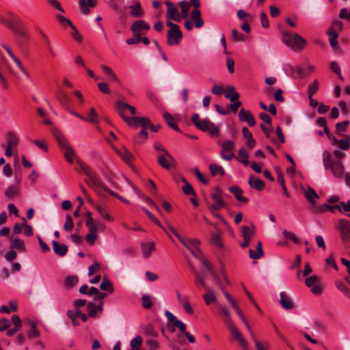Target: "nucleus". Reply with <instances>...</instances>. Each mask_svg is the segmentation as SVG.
Listing matches in <instances>:
<instances>
[{
    "label": "nucleus",
    "instance_id": "f257e3e1",
    "mask_svg": "<svg viewBox=\"0 0 350 350\" xmlns=\"http://www.w3.org/2000/svg\"><path fill=\"white\" fill-rule=\"evenodd\" d=\"M79 164L82 172L86 175L88 178L86 180L88 185L95 192L100 193L102 190H105L109 194L115 196L116 198L121 200L122 202L126 204L129 203V201L124 198L122 196L118 195L116 193L107 188L103 187L98 176L96 175L95 173L92 172V170L88 165L83 164V163H79Z\"/></svg>",
    "mask_w": 350,
    "mask_h": 350
},
{
    "label": "nucleus",
    "instance_id": "f03ea898",
    "mask_svg": "<svg viewBox=\"0 0 350 350\" xmlns=\"http://www.w3.org/2000/svg\"><path fill=\"white\" fill-rule=\"evenodd\" d=\"M52 134L66 160L69 163H72L74 161L77 154L68 139L56 127H53Z\"/></svg>",
    "mask_w": 350,
    "mask_h": 350
},
{
    "label": "nucleus",
    "instance_id": "7ed1b4c3",
    "mask_svg": "<svg viewBox=\"0 0 350 350\" xmlns=\"http://www.w3.org/2000/svg\"><path fill=\"white\" fill-rule=\"evenodd\" d=\"M282 40L289 48L293 50H302L306 44V40L297 33L284 32L282 34Z\"/></svg>",
    "mask_w": 350,
    "mask_h": 350
},
{
    "label": "nucleus",
    "instance_id": "20e7f679",
    "mask_svg": "<svg viewBox=\"0 0 350 350\" xmlns=\"http://www.w3.org/2000/svg\"><path fill=\"white\" fill-rule=\"evenodd\" d=\"M166 25L170 27V30L167 32V44L169 45L178 44L182 38V33L178 25L170 21H167Z\"/></svg>",
    "mask_w": 350,
    "mask_h": 350
},
{
    "label": "nucleus",
    "instance_id": "39448f33",
    "mask_svg": "<svg viewBox=\"0 0 350 350\" xmlns=\"http://www.w3.org/2000/svg\"><path fill=\"white\" fill-rule=\"evenodd\" d=\"M305 284L314 295H320L323 292L322 282L320 278L315 275L307 277L305 280Z\"/></svg>",
    "mask_w": 350,
    "mask_h": 350
},
{
    "label": "nucleus",
    "instance_id": "423d86ee",
    "mask_svg": "<svg viewBox=\"0 0 350 350\" xmlns=\"http://www.w3.org/2000/svg\"><path fill=\"white\" fill-rule=\"evenodd\" d=\"M165 314L167 319V327L171 332H174L175 328H178L180 332H185L186 325L182 321L178 319L169 310H166Z\"/></svg>",
    "mask_w": 350,
    "mask_h": 350
},
{
    "label": "nucleus",
    "instance_id": "0eeeda50",
    "mask_svg": "<svg viewBox=\"0 0 350 350\" xmlns=\"http://www.w3.org/2000/svg\"><path fill=\"white\" fill-rule=\"evenodd\" d=\"M180 242L185 246L196 258L202 257V254L199 248L200 241L198 239L183 237Z\"/></svg>",
    "mask_w": 350,
    "mask_h": 350
},
{
    "label": "nucleus",
    "instance_id": "6e6552de",
    "mask_svg": "<svg viewBox=\"0 0 350 350\" xmlns=\"http://www.w3.org/2000/svg\"><path fill=\"white\" fill-rule=\"evenodd\" d=\"M116 106L117 112L124 120V118H129L127 113H129L131 115H135L136 113L135 108L123 100H118Z\"/></svg>",
    "mask_w": 350,
    "mask_h": 350
},
{
    "label": "nucleus",
    "instance_id": "1a4fd4ad",
    "mask_svg": "<svg viewBox=\"0 0 350 350\" xmlns=\"http://www.w3.org/2000/svg\"><path fill=\"white\" fill-rule=\"evenodd\" d=\"M228 330L230 332L232 335L234 337V338L237 340V341L240 345L241 347L243 350H249V345L245 340V338L243 337V336L241 334L240 331L238 329L237 326L234 323L231 324L230 325L227 327Z\"/></svg>",
    "mask_w": 350,
    "mask_h": 350
},
{
    "label": "nucleus",
    "instance_id": "9d476101",
    "mask_svg": "<svg viewBox=\"0 0 350 350\" xmlns=\"http://www.w3.org/2000/svg\"><path fill=\"white\" fill-rule=\"evenodd\" d=\"M282 70L287 76L294 79L301 77L303 73V69L301 67L293 65L291 63L284 64Z\"/></svg>",
    "mask_w": 350,
    "mask_h": 350
},
{
    "label": "nucleus",
    "instance_id": "9b49d317",
    "mask_svg": "<svg viewBox=\"0 0 350 350\" xmlns=\"http://www.w3.org/2000/svg\"><path fill=\"white\" fill-rule=\"evenodd\" d=\"M165 4L167 5L166 18L179 22L181 20V16L179 14L177 6L170 1H165Z\"/></svg>",
    "mask_w": 350,
    "mask_h": 350
},
{
    "label": "nucleus",
    "instance_id": "f8f14e48",
    "mask_svg": "<svg viewBox=\"0 0 350 350\" xmlns=\"http://www.w3.org/2000/svg\"><path fill=\"white\" fill-rule=\"evenodd\" d=\"M300 189L306 200L309 202L311 206L314 207L317 202L316 200L319 198V195L314 189L310 187L301 185Z\"/></svg>",
    "mask_w": 350,
    "mask_h": 350
},
{
    "label": "nucleus",
    "instance_id": "ddd939ff",
    "mask_svg": "<svg viewBox=\"0 0 350 350\" xmlns=\"http://www.w3.org/2000/svg\"><path fill=\"white\" fill-rule=\"evenodd\" d=\"M338 228L340 232V236L344 241L345 240L349 239L350 237V224L343 219H340L338 224Z\"/></svg>",
    "mask_w": 350,
    "mask_h": 350
},
{
    "label": "nucleus",
    "instance_id": "4468645a",
    "mask_svg": "<svg viewBox=\"0 0 350 350\" xmlns=\"http://www.w3.org/2000/svg\"><path fill=\"white\" fill-rule=\"evenodd\" d=\"M157 161L159 164L164 169L168 170L174 165L175 159L170 154V159L165 154H158Z\"/></svg>",
    "mask_w": 350,
    "mask_h": 350
},
{
    "label": "nucleus",
    "instance_id": "2eb2a0df",
    "mask_svg": "<svg viewBox=\"0 0 350 350\" xmlns=\"http://www.w3.org/2000/svg\"><path fill=\"white\" fill-rule=\"evenodd\" d=\"M279 303L285 310H291L294 307V302L289 295L282 291L280 293Z\"/></svg>",
    "mask_w": 350,
    "mask_h": 350
},
{
    "label": "nucleus",
    "instance_id": "dca6fc26",
    "mask_svg": "<svg viewBox=\"0 0 350 350\" xmlns=\"http://www.w3.org/2000/svg\"><path fill=\"white\" fill-rule=\"evenodd\" d=\"M155 250V243L152 241H144L141 243V251L144 258H149Z\"/></svg>",
    "mask_w": 350,
    "mask_h": 350
},
{
    "label": "nucleus",
    "instance_id": "f3484780",
    "mask_svg": "<svg viewBox=\"0 0 350 350\" xmlns=\"http://www.w3.org/2000/svg\"><path fill=\"white\" fill-rule=\"evenodd\" d=\"M211 198L214 201V203L211 206V211H217L225 206L226 204L221 199V193L219 190H217L215 193H212Z\"/></svg>",
    "mask_w": 350,
    "mask_h": 350
},
{
    "label": "nucleus",
    "instance_id": "a211bd4d",
    "mask_svg": "<svg viewBox=\"0 0 350 350\" xmlns=\"http://www.w3.org/2000/svg\"><path fill=\"white\" fill-rule=\"evenodd\" d=\"M149 29L150 26L143 21H137L131 26V31L136 36H139L144 31H147Z\"/></svg>",
    "mask_w": 350,
    "mask_h": 350
},
{
    "label": "nucleus",
    "instance_id": "6ab92c4d",
    "mask_svg": "<svg viewBox=\"0 0 350 350\" xmlns=\"http://www.w3.org/2000/svg\"><path fill=\"white\" fill-rule=\"evenodd\" d=\"M82 313L83 312H81V309L75 308L73 306L71 309H69L67 311V316L71 320L74 326H77L79 325L78 319L81 317Z\"/></svg>",
    "mask_w": 350,
    "mask_h": 350
},
{
    "label": "nucleus",
    "instance_id": "aec40b11",
    "mask_svg": "<svg viewBox=\"0 0 350 350\" xmlns=\"http://www.w3.org/2000/svg\"><path fill=\"white\" fill-rule=\"evenodd\" d=\"M328 169H330L334 176L341 178L344 176V167L340 161L332 162Z\"/></svg>",
    "mask_w": 350,
    "mask_h": 350
},
{
    "label": "nucleus",
    "instance_id": "412c9836",
    "mask_svg": "<svg viewBox=\"0 0 350 350\" xmlns=\"http://www.w3.org/2000/svg\"><path fill=\"white\" fill-rule=\"evenodd\" d=\"M239 118L241 121L246 122L250 126H254L256 124L255 119L250 111L241 109L239 113Z\"/></svg>",
    "mask_w": 350,
    "mask_h": 350
},
{
    "label": "nucleus",
    "instance_id": "4be33fe9",
    "mask_svg": "<svg viewBox=\"0 0 350 350\" xmlns=\"http://www.w3.org/2000/svg\"><path fill=\"white\" fill-rule=\"evenodd\" d=\"M117 154L129 165H132V159L133 154L129 152V150L123 147L122 149H116L115 150Z\"/></svg>",
    "mask_w": 350,
    "mask_h": 350
},
{
    "label": "nucleus",
    "instance_id": "5701e85b",
    "mask_svg": "<svg viewBox=\"0 0 350 350\" xmlns=\"http://www.w3.org/2000/svg\"><path fill=\"white\" fill-rule=\"evenodd\" d=\"M229 191L234 194L235 198L242 202H247L248 199L242 196L243 190L238 186H232L229 187Z\"/></svg>",
    "mask_w": 350,
    "mask_h": 350
},
{
    "label": "nucleus",
    "instance_id": "b1692460",
    "mask_svg": "<svg viewBox=\"0 0 350 350\" xmlns=\"http://www.w3.org/2000/svg\"><path fill=\"white\" fill-rule=\"evenodd\" d=\"M98 238L97 228H88V232L85 235V240L87 243L93 245Z\"/></svg>",
    "mask_w": 350,
    "mask_h": 350
},
{
    "label": "nucleus",
    "instance_id": "393cba45",
    "mask_svg": "<svg viewBox=\"0 0 350 350\" xmlns=\"http://www.w3.org/2000/svg\"><path fill=\"white\" fill-rule=\"evenodd\" d=\"M53 248L54 250V252L61 256H64L66 254L68 248L66 245L64 244H59L57 241H53Z\"/></svg>",
    "mask_w": 350,
    "mask_h": 350
},
{
    "label": "nucleus",
    "instance_id": "a878e982",
    "mask_svg": "<svg viewBox=\"0 0 350 350\" xmlns=\"http://www.w3.org/2000/svg\"><path fill=\"white\" fill-rule=\"evenodd\" d=\"M241 232L244 239L251 241L255 234V229L254 226H243L241 227Z\"/></svg>",
    "mask_w": 350,
    "mask_h": 350
},
{
    "label": "nucleus",
    "instance_id": "bb28decb",
    "mask_svg": "<svg viewBox=\"0 0 350 350\" xmlns=\"http://www.w3.org/2000/svg\"><path fill=\"white\" fill-rule=\"evenodd\" d=\"M191 20L195 22V27L196 28H200L204 24V21L201 18V13L198 10H194L191 12Z\"/></svg>",
    "mask_w": 350,
    "mask_h": 350
},
{
    "label": "nucleus",
    "instance_id": "cd10ccee",
    "mask_svg": "<svg viewBox=\"0 0 350 350\" xmlns=\"http://www.w3.org/2000/svg\"><path fill=\"white\" fill-rule=\"evenodd\" d=\"M220 314L223 317V321L227 327L234 323L231 319L230 312L226 306L220 307Z\"/></svg>",
    "mask_w": 350,
    "mask_h": 350
},
{
    "label": "nucleus",
    "instance_id": "c85d7f7f",
    "mask_svg": "<svg viewBox=\"0 0 350 350\" xmlns=\"http://www.w3.org/2000/svg\"><path fill=\"white\" fill-rule=\"evenodd\" d=\"M10 249L18 250L21 252L25 250V244L24 241L20 239H12L10 243Z\"/></svg>",
    "mask_w": 350,
    "mask_h": 350
},
{
    "label": "nucleus",
    "instance_id": "c756f323",
    "mask_svg": "<svg viewBox=\"0 0 350 350\" xmlns=\"http://www.w3.org/2000/svg\"><path fill=\"white\" fill-rule=\"evenodd\" d=\"M202 297L206 305H210L217 301L216 294L213 290L207 289L206 293Z\"/></svg>",
    "mask_w": 350,
    "mask_h": 350
},
{
    "label": "nucleus",
    "instance_id": "7c9ffc66",
    "mask_svg": "<svg viewBox=\"0 0 350 350\" xmlns=\"http://www.w3.org/2000/svg\"><path fill=\"white\" fill-rule=\"evenodd\" d=\"M248 184L251 187L258 191L262 190L265 185L262 180L258 178H254L253 176L250 177Z\"/></svg>",
    "mask_w": 350,
    "mask_h": 350
},
{
    "label": "nucleus",
    "instance_id": "2f4dec72",
    "mask_svg": "<svg viewBox=\"0 0 350 350\" xmlns=\"http://www.w3.org/2000/svg\"><path fill=\"white\" fill-rule=\"evenodd\" d=\"M242 132L244 137L247 139L246 145L250 148H252L255 144V140L252 133L246 127L243 128Z\"/></svg>",
    "mask_w": 350,
    "mask_h": 350
},
{
    "label": "nucleus",
    "instance_id": "473e14b6",
    "mask_svg": "<svg viewBox=\"0 0 350 350\" xmlns=\"http://www.w3.org/2000/svg\"><path fill=\"white\" fill-rule=\"evenodd\" d=\"M86 307L90 317L95 316L98 312H100L103 310L102 305L99 304V305L96 306L92 302H89Z\"/></svg>",
    "mask_w": 350,
    "mask_h": 350
},
{
    "label": "nucleus",
    "instance_id": "72a5a7b5",
    "mask_svg": "<svg viewBox=\"0 0 350 350\" xmlns=\"http://www.w3.org/2000/svg\"><path fill=\"white\" fill-rule=\"evenodd\" d=\"M208 168L212 176H216L218 174L223 176L225 174L224 168L217 164L211 163Z\"/></svg>",
    "mask_w": 350,
    "mask_h": 350
},
{
    "label": "nucleus",
    "instance_id": "f704fd0d",
    "mask_svg": "<svg viewBox=\"0 0 350 350\" xmlns=\"http://www.w3.org/2000/svg\"><path fill=\"white\" fill-rule=\"evenodd\" d=\"M79 292L83 295L94 296L98 293V288L96 287H89L88 285H83L79 289Z\"/></svg>",
    "mask_w": 350,
    "mask_h": 350
},
{
    "label": "nucleus",
    "instance_id": "c9c22d12",
    "mask_svg": "<svg viewBox=\"0 0 350 350\" xmlns=\"http://www.w3.org/2000/svg\"><path fill=\"white\" fill-rule=\"evenodd\" d=\"M249 253H250V257L251 258L258 259V258H260L263 255L261 243L260 242L258 243L256 251H254L253 250H250Z\"/></svg>",
    "mask_w": 350,
    "mask_h": 350
},
{
    "label": "nucleus",
    "instance_id": "e433bc0d",
    "mask_svg": "<svg viewBox=\"0 0 350 350\" xmlns=\"http://www.w3.org/2000/svg\"><path fill=\"white\" fill-rule=\"evenodd\" d=\"M148 133L146 130L143 129L133 137V142L135 144H143L146 141Z\"/></svg>",
    "mask_w": 350,
    "mask_h": 350
},
{
    "label": "nucleus",
    "instance_id": "4c0bfd02",
    "mask_svg": "<svg viewBox=\"0 0 350 350\" xmlns=\"http://www.w3.org/2000/svg\"><path fill=\"white\" fill-rule=\"evenodd\" d=\"M100 68H101L102 70L103 71V72L105 74H106L107 75H108L112 81H119V79H118V76L116 75V74L113 71V70L109 66L103 64V65L100 66Z\"/></svg>",
    "mask_w": 350,
    "mask_h": 350
},
{
    "label": "nucleus",
    "instance_id": "58836bf2",
    "mask_svg": "<svg viewBox=\"0 0 350 350\" xmlns=\"http://www.w3.org/2000/svg\"><path fill=\"white\" fill-rule=\"evenodd\" d=\"M100 288L102 291H106L111 293L113 291L112 282L107 278H104L100 284Z\"/></svg>",
    "mask_w": 350,
    "mask_h": 350
},
{
    "label": "nucleus",
    "instance_id": "ea45409f",
    "mask_svg": "<svg viewBox=\"0 0 350 350\" xmlns=\"http://www.w3.org/2000/svg\"><path fill=\"white\" fill-rule=\"evenodd\" d=\"M129 8L131 9V14L133 16L139 17L142 16L144 14L139 3H136L134 5H131Z\"/></svg>",
    "mask_w": 350,
    "mask_h": 350
},
{
    "label": "nucleus",
    "instance_id": "a19ab883",
    "mask_svg": "<svg viewBox=\"0 0 350 350\" xmlns=\"http://www.w3.org/2000/svg\"><path fill=\"white\" fill-rule=\"evenodd\" d=\"M141 117L139 116H133L124 118V121L127 123V124L131 127L137 128L139 126Z\"/></svg>",
    "mask_w": 350,
    "mask_h": 350
},
{
    "label": "nucleus",
    "instance_id": "79ce46f5",
    "mask_svg": "<svg viewBox=\"0 0 350 350\" xmlns=\"http://www.w3.org/2000/svg\"><path fill=\"white\" fill-rule=\"evenodd\" d=\"M88 117L85 120L86 121H88L93 124H97L98 123V115L96 113L94 108H90L88 113Z\"/></svg>",
    "mask_w": 350,
    "mask_h": 350
},
{
    "label": "nucleus",
    "instance_id": "37998d69",
    "mask_svg": "<svg viewBox=\"0 0 350 350\" xmlns=\"http://www.w3.org/2000/svg\"><path fill=\"white\" fill-rule=\"evenodd\" d=\"M180 6L181 9V18H187L190 8V3L188 1H183L180 2Z\"/></svg>",
    "mask_w": 350,
    "mask_h": 350
},
{
    "label": "nucleus",
    "instance_id": "c03bdc74",
    "mask_svg": "<svg viewBox=\"0 0 350 350\" xmlns=\"http://www.w3.org/2000/svg\"><path fill=\"white\" fill-rule=\"evenodd\" d=\"M163 118L166 123L174 130L178 131V127L177 125L174 123V120L173 117L167 112H165L163 114Z\"/></svg>",
    "mask_w": 350,
    "mask_h": 350
},
{
    "label": "nucleus",
    "instance_id": "a18cd8bd",
    "mask_svg": "<svg viewBox=\"0 0 350 350\" xmlns=\"http://www.w3.org/2000/svg\"><path fill=\"white\" fill-rule=\"evenodd\" d=\"M31 326V330L29 332L28 335L29 337H38L40 336V331L37 328V323L36 321H31L29 322Z\"/></svg>",
    "mask_w": 350,
    "mask_h": 350
},
{
    "label": "nucleus",
    "instance_id": "49530a36",
    "mask_svg": "<svg viewBox=\"0 0 350 350\" xmlns=\"http://www.w3.org/2000/svg\"><path fill=\"white\" fill-rule=\"evenodd\" d=\"M239 161L241 162L245 165H247L249 164L248 161V153L244 148H241L239 150Z\"/></svg>",
    "mask_w": 350,
    "mask_h": 350
},
{
    "label": "nucleus",
    "instance_id": "de8ad7c7",
    "mask_svg": "<svg viewBox=\"0 0 350 350\" xmlns=\"http://www.w3.org/2000/svg\"><path fill=\"white\" fill-rule=\"evenodd\" d=\"M198 259H199L201 262V270L206 273V272H211L212 269H211V266L209 263V262L203 256V255H202V257L201 258H198Z\"/></svg>",
    "mask_w": 350,
    "mask_h": 350
},
{
    "label": "nucleus",
    "instance_id": "09e8293b",
    "mask_svg": "<svg viewBox=\"0 0 350 350\" xmlns=\"http://www.w3.org/2000/svg\"><path fill=\"white\" fill-rule=\"evenodd\" d=\"M142 338L141 336L137 335L133 339H132L130 342V345L133 349H140L142 345Z\"/></svg>",
    "mask_w": 350,
    "mask_h": 350
},
{
    "label": "nucleus",
    "instance_id": "8fccbe9b",
    "mask_svg": "<svg viewBox=\"0 0 350 350\" xmlns=\"http://www.w3.org/2000/svg\"><path fill=\"white\" fill-rule=\"evenodd\" d=\"M221 237V234L220 232L213 234L211 239V243L218 247H221L223 245Z\"/></svg>",
    "mask_w": 350,
    "mask_h": 350
},
{
    "label": "nucleus",
    "instance_id": "3c124183",
    "mask_svg": "<svg viewBox=\"0 0 350 350\" xmlns=\"http://www.w3.org/2000/svg\"><path fill=\"white\" fill-rule=\"evenodd\" d=\"M221 124L218 125H215V124L211 122L209 126L207 128V130L205 131H207L210 133L211 135L213 136H217L219 133V128H220Z\"/></svg>",
    "mask_w": 350,
    "mask_h": 350
},
{
    "label": "nucleus",
    "instance_id": "603ef678",
    "mask_svg": "<svg viewBox=\"0 0 350 350\" xmlns=\"http://www.w3.org/2000/svg\"><path fill=\"white\" fill-rule=\"evenodd\" d=\"M330 69L333 72L336 73L340 79H343L340 66L336 61H332L330 62Z\"/></svg>",
    "mask_w": 350,
    "mask_h": 350
},
{
    "label": "nucleus",
    "instance_id": "864d4df0",
    "mask_svg": "<svg viewBox=\"0 0 350 350\" xmlns=\"http://www.w3.org/2000/svg\"><path fill=\"white\" fill-rule=\"evenodd\" d=\"M284 238L292 241L295 243H298L299 239L297 237L296 234L293 232H288L286 230H284L282 232Z\"/></svg>",
    "mask_w": 350,
    "mask_h": 350
},
{
    "label": "nucleus",
    "instance_id": "5fc2aeb1",
    "mask_svg": "<svg viewBox=\"0 0 350 350\" xmlns=\"http://www.w3.org/2000/svg\"><path fill=\"white\" fill-rule=\"evenodd\" d=\"M182 180L185 183L184 186L182 187L183 192L188 196L195 195V192L191 185L184 178H182Z\"/></svg>",
    "mask_w": 350,
    "mask_h": 350
},
{
    "label": "nucleus",
    "instance_id": "6e6d98bb",
    "mask_svg": "<svg viewBox=\"0 0 350 350\" xmlns=\"http://www.w3.org/2000/svg\"><path fill=\"white\" fill-rule=\"evenodd\" d=\"M154 148L156 150L161 152L160 154H165L168 157V158L170 159V153L165 149V148L163 146V144L161 142H156L154 144Z\"/></svg>",
    "mask_w": 350,
    "mask_h": 350
},
{
    "label": "nucleus",
    "instance_id": "4d7b16f0",
    "mask_svg": "<svg viewBox=\"0 0 350 350\" xmlns=\"http://www.w3.org/2000/svg\"><path fill=\"white\" fill-rule=\"evenodd\" d=\"M74 227V222L70 215H67L66 216V221L64 224V229L66 232L70 231Z\"/></svg>",
    "mask_w": 350,
    "mask_h": 350
},
{
    "label": "nucleus",
    "instance_id": "13d9d810",
    "mask_svg": "<svg viewBox=\"0 0 350 350\" xmlns=\"http://www.w3.org/2000/svg\"><path fill=\"white\" fill-rule=\"evenodd\" d=\"M323 162L324 167L326 169H328L329 167V166H330V164L332 162H335V161L331 160V154H330L329 152H323Z\"/></svg>",
    "mask_w": 350,
    "mask_h": 350
},
{
    "label": "nucleus",
    "instance_id": "bf43d9fd",
    "mask_svg": "<svg viewBox=\"0 0 350 350\" xmlns=\"http://www.w3.org/2000/svg\"><path fill=\"white\" fill-rule=\"evenodd\" d=\"M221 147L223 149L222 151L226 152H232V150H233L234 145L232 141L226 140L222 144Z\"/></svg>",
    "mask_w": 350,
    "mask_h": 350
},
{
    "label": "nucleus",
    "instance_id": "052dcab7",
    "mask_svg": "<svg viewBox=\"0 0 350 350\" xmlns=\"http://www.w3.org/2000/svg\"><path fill=\"white\" fill-rule=\"evenodd\" d=\"M18 193V189L15 186H10L8 187L5 191V195L9 198H14Z\"/></svg>",
    "mask_w": 350,
    "mask_h": 350
},
{
    "label": "nucleus",
    "instance_id": "680f3d73",
    "mask_svg": "<svg viewBox=\"0 0 350 350\" xmlns=\"http://www.w3.org/2000/svg\"><path fill=\"white\" fill-rule=\"evenodd\" d=\"M349 124V122L348 120H345L342 122H338L336 125L337 132L339 133L345 132Z\"/></svg>",
    "mask_w": 350,
    "mask_h": 350
},
{
    "label": "nucleus",
    "instance_id": "e2e57ef3",
    "mask_svg": "<svg viewBox=\"0 0 350 350\" xmlns=\"http://www.w3.org/2000/svg\"><path fill=\"white\" fill-rule=\"evenodd\" d=\"M338 210L340 212H342V208L340 205H334V206H330L327 204H324L320 209V211H324L325 210L329 211L332 213L335 211V210Z\"/></svg>",
    "mask_w": 350,
    "mask_h": 350
},
{
    "label": "nucleus",
    "instance_id": "0e129e2a",
    "mask_svg": "<svg viewBox=\"0 0 350 350\" xmlns=\"http://www.w3.org/2000/svg\"><path fill=\"white\" fill-rule=\"evenodd\" d=\"M328 34L330 36L329 38V44L332 48H336L337 45V40L336 39L338 37V34L336 32L334 31H329Z\"/></svg>",
    "mask_w": 350,
    "mask_h": 350
},
{
    "label": "nucleus",
    "instance_id": "69168bd1",
    "mask_svg": "<svg viewBox=\"0 0 350 350\" xmlns=\"http://www.w3.org/2000/svg\"><path fill=\"white\" fill-rule=\"evenodd\" d=\"M56 97L58 101L64 106H66L68 98L67 95L62 92H57Z\"/></svg>",
    "mask_w": 350,
    "mask_h": 350
},
{
    "label": "nucleus",
    "instance_id": "338daca9",
    "mask_svg": "<svg viewBox=\"0 0 350 350\" xmlns=\"http://www.w3.org/2000/svg\"><path fill=\"white\" fill-rule=\"evenodd\" d=\"M79 5L81 12L83 14L86 15L90 13L89 6L87 5L85 0H79Z\"/></svg>",
    "mask_w": 350,
    "mask_h": 350
},
{
    "label": "nucleus",
    "instance_id": "774afa93",
    "mask_svg": "<svg viewBox=\"0 0 350 350\" xmlns=\"http://www.w3.org/2000/svg\"><path fill=\"white\" fill-rule=\"evenodd\" d=\"M65 282L68 286L71 287L78 282V278L75 275L68 276L66 278Z\"/></svg>",
    "mask_w": 350,
    "mask_h": 350
}]
</instances>
